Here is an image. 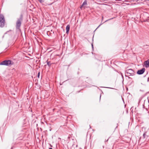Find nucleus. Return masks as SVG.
<instances>
[{
  "label": "nucleus",
  "mask_w": 149,
  "mask_h": 149,
  "mask_svg": "<svg viewBox=\"0 0 149 149\" xmlns=\"http://www.w3.org/2000/svg\"><path fill=\"white\" fill-rule=\"evenodd\" d=\"M40 72H39L38 73V77H39V75H40Z\"/></svg>",
  "instance_id": "12"
},
{
  "label": "nucleus",
  "mask_w": 149,
  "mask_h": 149,
  "mask_svg": "<svg viewBox=\"0 0 149 149\" xmlns=\"http://www.w3.org/2000/svg\"><path fill=\"white\" fill-rule=\"evenodd\" d=\"M145 71V69L144 68H143L141 70H138L137 72V74H143Z\"/></svg>",
  "instance_id": "5"
},
{
  "label": "nucleus",
  "mask_w": 149,
  "mask_h": 149,
  "mask_svg": "<svg viewBox=\"0 0 149 149\" xmlns=\"http://www.w3.org/2000/svg\"><path fill=\"white\" fill-rule=\"evenodd\" d=\"M70 26L69 25H67L66 27V33L68 34L70 30Z\"/></svg>",
  "instance_id": "8"
},
{
  "label": "nucleus",
  "mask_w": 149,
  "mask_h": 149,
  "mask_svg": "<svg viewBox=\"0 0 149 149\" xmlns=\"http://www.w3.org/2000/svg\"><path fill=\"white\" fill-rule=\"evenodd\" d=\"M49 149H53L52 148H49Z\"/></svg>",
  "instance_id": "16"
},
{
  "label": "nucleus",
  "mask_w": 149,
  "mask_h": 149,
  "mask_svg": "<svg viewBox=\"0 0 149 149\" xmlns=\"http://www.w3.org/2000/svg\"><path fill=\"white\" fill-rule=\"evenodd\" d=\"M23 19V15L22 14H21L20 15V17L19 18L17 19V21L16 22V28L17 29H19L21 24V22Z\"/></svg>",
  "instance_id": "1"
},
{
  "label": "nucleus",
  "mask_w": 149,
  "mask_h": 149,
  "mask_svg": "<svg viewBox=\"0 0 149 149\" xmlns=\"http://www.w3.org/2000/svg\"><path fill=\"white\" fill-rule=\"evenodd\" d=\"M134 72L133 70L132 69H128L126 70L125 74L127 76L133 75L134 74Z\"/></svg>",
  "instance_id": "4"
},
{
  "label": "nucleus",
  "mask_w": 149,
  "mask_h": 149,
  "mask_svg": "<svg viewBox=\"0 0 149 149\" xmlns=\"http://www.w3.org/2000/svg\"><path fill=\"white\" fill-rule=\"evenodd\" d=\"M13 63H14L12 61L10 60H5L2 62L0 63V65L9 66L13 65Z\"/></svg>",
  "instance_id": "2"
},
{
  "label": "nucleus",
  "mask_w": 149,
  "mask_h": 149,
  "mask_svg": "<svg viewBox=\"0 0 149 149\" xmlns=\"http://www.w3.org/2000/svg\"><path fill=\"white\" fill-rule=\"evenodd\" d=\"M47 65L49 67L51 65V63L50 62L47 61Z\"/></svg>",
  "instance_id": "10"
},
{
  "label": "nucleus",
  "mask_w": 149,
  "mask_h": 149,
  "mask_svg": "<svg viewBox=\"0 0 149 149\" xmlns=\"http://www.w3.org/2000/svg\"><path fill=\"white\" fill-rule=\"evenodd\" d=\"M38 0L40 3H42L44 2V1L43 0Z\"/></svg>",
  "instance_id": "11"
},
{
  "label": "nucleus",
  "mask_w": 149,
  "mask_h": 149,
  "mask_svg": "<svg viewBox=\"0 0 149 149\" xmlns=\"http://www.w3.org/2000/svg\"><path fill=\"white\" fill-rule=\"evenodd\" d=\"M113 18H111V19H113Z\"/></svg>",
  "instance_id": "17"
},
{
  "label": "nucleus",
  "mask_w": 149,
  "mask_h": 149,
  "mask_svg": "<svg viewBox=\"0 0 149 149\" xmlns=\"http://www.w3.org/2000/svg\"><path fill=\"white\" fill-rule=\"evenodd\" d=\"M83 6H81L80 7V8H82V7Z\"/></svg>",
  "instance_id": "14"
},
{
  "label": "nucleus",
  "mask_w": 149,
  "mask_h": 149,
  "mask_svg": "<svg viewBox=\"0 0 149 149\" xmlns=\"http://www.w3.org/2000/svg\"><path fill=\"white\" fill-rule=\"evenodd\" d=\"M143 136L144 138H147L149 136V133H147V131H146L144 133Z\"/></svg>",
  "instance_id": "6"
},
{
  "label": "nucleus",
  "mask_w": 149,
  "mask_h": 149,
  "mask_svg": "<svg viewBox=\"0 0 149 149\" xmlns=\"http://www.w3.org/2000/svg\"><path fill=\"white\" fill-rule=\"evenodd\" d=\"M92 47H93V44H92Z\"/></svg>",
  "instance_id": "15"
},
{
  "label": "nucleus",
  "mask_w": 149,
  "mask_h": 149,
  "mask_svg": "<svg viewBox=\"0 0 149 149\" xmlns=\"http://www.w3.org/2000/svg\"><path fill=\"white\" fill-rule=\"evenodd\" d=\"M5 23V20L3 16L0 14V27H3Z\"/></svg>",
  "instance_id": "3"
},
{
  "label": "nucleus",
  "mask_w": 149,
  "mask_h": 149,
  "mask_svg": "<svg viewBox=\"0 0 149 149\" xmlns=\"http://www.w3.org/2000/svg\"><path fill=\"white\" fill-rule=\"evenodd\" d=\"M11 149H12V148H11Z\"/></svg>",
  "instance_id": "19"
},
{
  "label": "nucleus",
  "mask_w": 149,
  "mask_h": 149,
  "mask_svg": "<svg viewBox=\"0 0 149 149\" xmlns=\"http://www.w3.org/2000/svg\"><path fill=\"white\" fill-rule=\"evenodd\" d=\"M103 16L102 17V19H103Z\"/></svg>",
  "instance_id": "18"
},
{
  "label": "nucleus",
  "mask_w": 149,
  "mask_h": 149,
  "mask_svg": "<svg viewBox=\"0 0 149 149\" xmlns=\"http://www.w3.org/2000/svg\"><path fill=\"white\" fill-rule=\"evenodd\" d=\"M144 64L146 67L148 68L149 67V59L145 61Z\"/></svg>",
  "instance_id": "7"
},
{
  "label": "nucleus",
  "mask_w": 149,
  "mask_h": 149,
  "mask_svg": "<svg viewBox=\"0 0 149 149\" xmlns=\"http://www.w3.org/2000/svg\"><path fill=\"white\" fill-rule=\"evenodd\" d=\"M87 4V1L86 0H85L84 2L83 3L82 5H81V6H84L86 5Z\"/></svg>",
  "instance_id": "9"
},
{
  "label": "nucleus",
  "mask_w": 149,
  "mask_h": 149,
  "mask_svg": "<svg viewBox=\"0 0 149 149\" xmlns=\"http://www.w3.org/2000/svg\"><path fill=\"white\" fill-rule=\"evenodd\" d=\"M102 24H100L99 26L98 27H97V28H98V27H99V26H100Z\"/></svg>",
  "instance_id": "13"
}]
</instances>
